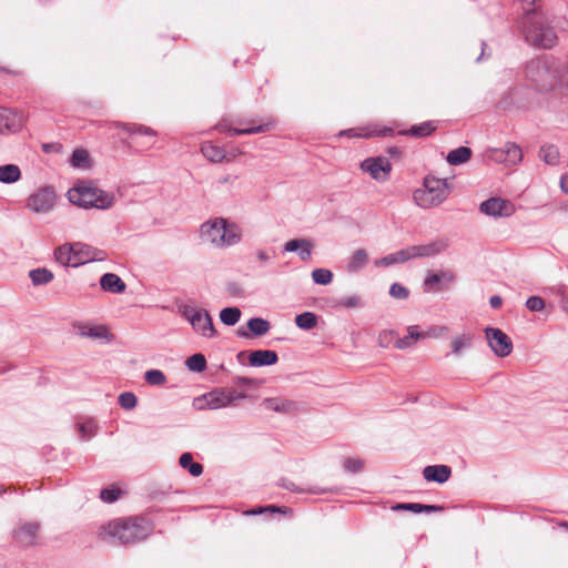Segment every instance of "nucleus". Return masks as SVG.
I'll list each match as a JSON object with an SVG mask.
<instances>
[{
    "label": "nucleus",
    "instance_id": "49",
    "mask_svg": "<svg viewBox=\"0 0 568 568\" xmlns=\"http://www.w3.org/2000/svg\"><path fill=\"white\" fill-rule=\"evenodd\" d=\"M280 486L285 488L286 490L293 491V493H314V494H322L326 490L323 489H315V488H298L293 481L288 479H282L280 483Z\"/></svg>",
    "mask_w": 568,
    "mask_h": 568
},
{
    "label": "nucleus",
    "instance_id": "58",
    "mask_svg": "<svg viewBox=\"0 0 568 568\" xmlns=\"http://www.w3.org/2000/svg\"><path fill=\"white\" fill-rule=\"evenodd\" d=\"M395 335L394 331H383L378 335V343L382 347H387L389 339Z\"/></svg>",
    "mask_w": 568,
    "mask_h": 568
},
{
    "label": "nucleus",
    "instance_id": "16",
    "mask_svg": "<svg viewBox=\"0 0 568 568\" xmlns=\"http://www.w3.org/2000/svg\"><path fill=\"white\" fill-rule=\"evenodd\" d=\"M39 531L38 523H23L13 530V538L21 547H30L37 544Z\"/></svg>",
    "mask_w": 568,
    "mask_h": 568
},
{
    "label": "nucleus",
    "instance_id": "53",
    "mask_svg": "<svg viewBox=\"0 0 568 568\" xmlns=\"http://www.w3.org/2000/svg\"><path fill=\"white\" fill-rule=\"evenodd\" d=\"M526 307L531 312H540L545 308V301L540 296H530L526 301Z\"/></svg>",
    "mask_w": 568,
    "mask_h": 568
},
{
    "label": "nucleus",
    "instance_id": "15",
    "mask_svg": "<svg viewBox=\"0 0 568 568\" xmlns=\"http://www.w3.org/2000/svg\"><path fill=\"white\" fill-rule=\"evenodd\" d=\"M106 257L108 254L104 251L93 247L89 244L75 242V258L73 263L74 267L87 264L89 262H101L106 260Z\"/></svg>",
    "mask_w": 568,
    "mask_h": 568
},
{
    "label": "nucleus",
    "instance_id": "3",
    "mask_svg": "<svg viewBox=\"0 0 568 568\" xmlns=\"http://www.w3.org/2000/svg\"><path fill=\"white\" fill-rule=\"evenodd\" d=\"M521 27L526 41L540 49H552L558 43V37L554 29L549 27L542 14L532 9H526Z\"/></svg>",
    "mask_w": 568,
    "mask_h": 568
},
{
    "label": "nucleus",
    "instance_id": "33",
    "mask_svg": "<svg viewBox=\"0 0 568 568\" xmlns=\"http://www.w3.org/2000/svg\"><path fill=\"white\" fill-rule=\"evenodd\" d=\"M29 277L34 286L45 285L54 278L53 273L47 267L31 270Z\"/></svg>",
    "mask_w": 568,
    "mask_h": 568
},
{
    "label": "nucleus",
    "instance_id": "8",
    "mask_svg": "<svg viewBox=\"0 0 568 568\" xmlns=\"http://www.w3.org/2000/svg\"><path fill=\"white\" fill-rule=\"evenodd\" d=\"M246 397L247 395L245 393L235 389L215 388L197 398L196 402L205 403L199 406L200 409H219L231 406L235 400Z\"/></svg>",
    "mask_w": 568,
    "mask_h": 568
},
{
    "label": "nucleus",
    "instance_id": "6",
    "mask_svg": "<svg viewBox=\"0 0 568 568\" xmlns=\"http://www.w3.org/2000/svg\"><path fill=\"white\" fill-rule=\"evenodd\" d=\"M450 185L447 179H439L434 175H426L423 186L415 190L413 199L422 209L439 206L450 194Z\"/></svg>",
    "mask_w": 568,
    "mask_h": 568
},
{
    "label": "nucleus",
    "instance_id": "51",
    "mask_svg": "<svg viewBox=\"0 0 568 568\" xmlns=\"http://www.w3.org/2000/svg\"><path fill=\"white\" fill-rule=\"evenodd\" d=\"M122 494V490L118 487H112V488H104L100 491V498L104 501V503H114L115 500H118V498L120 497V495Z\"/></svg>",
    "mask_w": 568,
    "mask_h": 568
},
{
    "label": "nucleus",
    "instance_id": "13",
    "mask_svg": "<svg viewBox=\"0 0 568 568\" xmlns=\"http://www.w3.org/2000/svg\"><path fill=\"white\" fill-rule=\"evenodd\" d=\"M448 329L445 326L432 328L428 332H422L418 325H410L407 327V335L397 338L395 347L398 349L410 348L418 339L426 338L429 336H439L446 333Z\"/></svg>",
    "mask_w": 568,
    "mask_h": 568
},
{
    "label": "nucleus",
    "instance_id": "22",
    "mask_svg": "<svg viewBox=\"0 0 568 568\" xmlns=\"http://www.w3.org/2000/svg\"><path fill=\"white\" fill-rule=\"evenodd\" d=\"M247 327H248L250 332L245 331L244 328H240L237 331V336L244 337V338H248V337H251V335L262 336L270 331L271 324L268 321H266L262 317H252L247 322Z\"/></svg>",
    "mask_w": 568,
    "mask_h": 568
},
{
    "label": "nucleus",
    "instance_id": "32",
    "mask_svg": "<svg viewBox=\"0 0 568 568\" xmlns=\"http://www.w3.org/2000/svg\"><path fill=\"white\" fill-rule=\"evenodd\" d=\"M471 156V150L467 146H459L448 152L446 161L450 165H460L466 163Z\"/></svg>",
    "mask_w": 568,
    "mask_h": 568
},
{
    "label": "nucleus",
    "instance_id": "27",
    "mask_svg": "<svg viewBox=\"0 0 568 568\" xmlns=\"http://www.w3.org/2000/svg\"><path fill=\"white\" fill-rule=\"evenodd\" d=\"M55 261L63 266H69L74 263L75 258V243L63 244L54 250Z\"/></svg>",
    "mask_w": 568,
    "mask_h": 568
},
{
    "label": "nucleus",
    "instance_id": "39",
    "mask_svg": "<svg viewBox=\"0 0 568 568\" xmlns=\"http://www.w3.org/2000/svg\"><path fill=\"white\" fill-rule=\"evenodd\" d=\"M119 128H121L123 131L128 132L129 134H140V135H145V136H156V131L153 130L150 126L144 125V124L122 123V124H119Z\"/></svg>",
    "mask_w": 568,
    "mask_h": 568
},
{
    "label": "nucleus",
    "instance_id": "29",
    "mask_svg": "<svg viewBox=\"0 0 568 568\" xmlns=\"http://www.w3.org/2000/svg\"><path fill=\"white\" fill-rule=\"evenodd\" d=\"M410 260L408 247L390 253L379 260L375 261L376 266L388 267L394 264L404 263Z\"/></svg>",
    "mask_w": 568,
    "mask_h": 568
},
{
    "label": "nucleus",
    "instance_id": "12",
    "mask_svg": "<svg viewBox=\"0 0 568 568\" xmlns=\"http://www.w3.org/2000/svg\"><path fill=\"white\" fill-rule=\"evenodd\" d=\"M487 158L496 163L516 165L523 160V151L516 143L507 142L501 148L488 150Z\"/></svg>",
    "mask_w": 568,
    "mask_h": 568
},
{
    "label": "nucleus",
    "instance_id": "30",
    "mask_svg": "<svg viewBox=\"0 0 568 568\" xmlns=\"http://www.w3.org/2000/svg\"><path fill=\"white\" fill-rule=\"evenodd\" d=\"M368 262V254L364 248H357L348 258L346 270L349 273L361 271Z\"/></svg>",
    "mask_w": 568,
    "mask_h": 568
},
{
    "label": "nucleus",
    "instance_id": "54",
    "mask_svg": "<svg viewBox=\"0 0 568 568\" xmlns=\"http://www.w3.org/2000/svg\"><path fill=\"white\" fill-rule=\"evenodd\" d=\"M344 467L349 473H358L363 468V462L358 458H346L344 460Z\"/></svg>",
    "mask_w": 568,
    "mask_h": 568
},
{
    "label": "nucleus",
    "instance_id": "9",
    "mask_svg": "<svg viewBox=\"0 0 568 568\" xmlns=\"http://www.w3.org/2000/svg\"><path fill=\"white\" fill-rule=\"evenodd\" d=\"M55 192L51 186H44L31 194L27 200V207L37 214H44L55 204Z\"/></svg>",
    "mask_w": 568,
    "mask_h": 568
},
{
    "label": "nucleus",
    "instance_id": "50",
    "mask_svg": "<svg viewBox=\"0 0 568 568\" xmlns=\"http://www.w3.org/2000/svg\"><path fill=\"white\" fill-rule=\"evenodd\" d=\"M389 295L396 300H407L409 290L399 283H393L389 287Z\"/></svg>",
    "mask_w": 568,
    "mask_h": 568
},
{
    "label": "nucleus",
    "instance_id": "60",
    "mask_svg": "<svg viewBox=\"0 0 568 568\" xmlns=\"http://www.w3.org/2000/svg\"><path fill=\"white\" fill-rule=\"evenodd\" d=\"M440 280L446 284H450L455 281V274L452 271H440Z\"/></svg>",
    "mask_w": 568,
    "mask_h": 568
},
{
    "label": "nucleus",
    "instance_id": "17",
    "mask_svg": "<svg viewBox=\"0 0 568 568\" xmlns=\"http://www.w3.org/2000/svg\"><path fill=\"white\" fill-rule=\"evenodd\" d=\"M448 246L447 240H436L424 245L408 246L410 260L417 257H433L444 252Z\"/></svg>",
    "mask_w": 568,
    "mask_h": 568
},
{
    "label": "nucleus",
    "instance_id": "35",
    "mask_svg": "<svg viewBox=\"0 0 568 568\" xmlns=\"http://www.w3.org/2000/svg\"><path fill=\"white\" fill-rule=\"evenodd\" d=\"M21 176V171L16 164H6L0 166V182L10 184L17 182Z\"/></svg>",
    "mask_w": 568,
    "mask_h": 568
},
{
    "label": "nucleus",
    "instance_id": "14",
    "mask_svg": "<svg viewBox=\"0 0 568 568\" xmlns=\"http://www.w3.org/2000/svg\"><path fill=\"white\" fill-rule=\"evenodd\" d=\"M479 211L493 217H508L515 213L514 204L501 197H490L479 205Z\"/></svg>",
    "mask_w": 568,
    "mask_h": 568
},
{
    "label": "nucleus",
    "instance_id": "47",
    "mask_svg": "<svg viewBox=\"0 0 568 568\" xmlns=\"http://www.w3.org/2000/svg\"><path fill=\"white\" fill-rule=\"evenodd\" d=\"M312 278L315 284L327 285L333 280V273L327 268H315L312 272Z\"/></svg>",
    "mask_w": 568,
    "mask_h": 568
},
{
    "label": "nucleus",
    "instance_id": "1",
    "mask_svg": "<svg viewBox=\"0 0 568 568\" xmlns=\"http://www.w3.org/2000/svg\"><path fill=\"white\" fill-rule=\"evenodd\" d=\"M151 532L152 525L144 518H116L103 524L98 537L112 545H130L145 539Z\"/></svg>",
    "mask_w": 568,
    "mask_h": 568
},
{
    "label": "nucleus",
    "instance_id": "18",
    "mask_svg": "<svg viewBox=\"0 0 568 568\" xmlns=\"http://www.w3.org/2000/svg\"><path fill=\"white\" fill-rule=\"evenodd\" d=\"M23 125V115L12 109L0 108V133L17 132Z\"/></svg>",
    "mask_w": 568,
    "mask_h": 568
},
{
    "label": "nucleus",
    "instance_id": "37",
    "mask_svg": "<svg viewBox=\"0 0 568 568\" xmlns=\"http://www.w3.org/2000/svg\"><path fill=\"white\" fill-rule=\"evenodd\" d=\"M539 158L549 165L559 163V150L554 144L542 145L539 150Z\"/></svg>",
    "mask_w": 568,
    "mask_h": 568
},
{
    "label": "nucleus",
    "instance_id": "62",
    "mask_svg": "<svg viewBox=\"0 0 568 568\" xmlns=\"http://www.w3.org/2000/svg\"><path fill=\"white\" fill-rule=\"evenodd\" d=\"M503 304V300L499 295H493L490 298H489V305L493 307V308H498L500 307Z\"/></svg>",
    "mask_w": 568,
    "mask_h": 568
},
{
    "label": "nucleus",
    "instance_id": "41",
    "mask_svg": "<svg viewBox=\"0 0 568 568\" xmlns=\"http://www.w3.org/2000/svg\"><path fill=\"white\" fill-rule=\"evenodd\" d=\"M81 335L97 339H109L110 336L104 325L83 326L81 328Z\"/></svg>",
    "mask_w": 568,
    "mask_h": 568
},
{
    "label": "nucleus",
    "instance_id": "59",
    "mask_svg": "<svg viewBox=\"0 0 568 568\" xmlns=\"http://www.w3.org/2000/svg\"><path fill=\"white\" fill-rule=\"evenodd\" d=\"M444 509H445L444 506H439V505L420 504V513H442Z\"/></svg>",
    "mask_w": 568,
    "mask_h": 568
},
{
    "label": "nucleus",
    "instance_id": "52",
    "mask_svg": "<svg viewBox=\"0 0 568 568\" xmlns=\"http://www.w3.org/2000/svg\"><path fill=\"white\" fill-rule=\"evenodd\" d=\"M79 432L82 438L89 439L95 435L97 425L93 420H87L82 424H79Z\"/></svg>",
    "mask_w": 568,
    "mask_h": 568
},
{
    "label": "nucleus",
    "instance_id": "55",
    "mask_svg": "<svg viewBox=\"0 0 568 568\" xmlns=\"http://www.w3.org/2000/svg\"><path fill=\"white\" fill-rule=\"evenodd\" d=\"M394 510H406L412 511L414 514H420V504L419 503H403L397 504L393 507Z\"/></svg>",
    "mask_w": 568,
    "mask_h": 568
},
{
    "label": "nucleus",
    "instance_id": "42",
    "mask_svg": "<svg viewBox=\"0 0 568 568\" xmlns=\"http://www.w3.org/2000/svg\"><path fill=\"white\" fill-rule=\"evenodd\" d=\"M241 310L236 306L225 307L220 312V320L224 325L233 326L241 318Z\"/></svg>",
    "mask_w": 568,
    "mask_h": 568
},
{
    "label": "nucleus",
    "instance_id": "46",
    "mask_svg": "<svg viewBox=\"0 0 568 568\" xmlns=\"http://www.w3.org/2000/svg\"><path fill=\"white\" fill-rule=\"evenodd\" d=\"M144 379L151 386H161L166 382V376L160 369H149L144 374Z\"/></svg>",
    "mask_w": 568,
    "mask_h": 568
},
{
    "label": "nucleus",
    "instance_id": "45",
    "mask_svg": "<svg viewBox=\"0 0 568 568\" xmlns=\"http://www.w3.org/2000/svg\"><path fill=\"white\" fill-rule=\"evenodd\" d=\"M186 367L196 373H201L206 368V359L204 355L197 353L193 354L186 359Z\"/></svg>",
    "mask_w": 568,
    "mask_h": 568
},
{
    "label": "nucleus",
    "instance_id": "11",
    "mask_svg": "<svg viewBox=\"0 0 568 568\" xmlns=\"http://www.w3.org/2000/svg\"><path fill=\"white\" fill-rule=\"evenodd\" d=\"M485 336L493 353L498 357H506L513 352L510 337L500 328L486 327Z\"/></svg>",
    "mask_w": 568,
    "mask_h": 568
},
{
    "label": "nucleus",
    "instance_id": "40",
    "mask_svg": "<svg viewBox=\"0 0 568 568\" xmlns=\"http://www.w3.org/2000/svg\"><path fill=\"white\" fill-rule=\"evenodd\" d=\"M317 315L313 312H304L295 316V324L298 328L310 331L317 325Z\"/></svg>",
    "mask_w": 568,
    "mask_h": 568
},
{
    "label": "nucleus",
    "instance_id": "25",
    "mask_svg": "<svg viewBox=\"0 0 568 568\" xmlns=\"http://www.w3.org/2000/svg\"><path fill=\"white\" fill-rule=\"evenodd\" d=\"M278 356L276 352L270 349H258L250 354L248 362L253 367L270 366L276 364Z\"/></svg>",
    "mask_w": 568,
    "mask_h": 568
},
{
    "label": "nucleus",
    "instance_id": "38",
    "mask_svg": "<svg viewBox=\"0 0 568 568\" xmlns=\"http://www.w3.org/2000/svg\"><path fill=\"white\" fill-rule=\"evenodd\" d=\"M334 306L345 310L359 308L364 306V302L359 295L352 294L336 300Z\"/></svg>",
    "mask_w": 568,
    "mask_h": 568
},
{
    "label": "nucleus",
    "instance_id": "36",
    "mask_svg": "<svg viewBox=\"0 0 568 568\" xmlns=\"http://www.w3.org/2000/svg\"><path fill=\"white\" fill-rule=\"evenodd\" d=\"M179 464L182 468L187 469L189 473L194 477H197L203 473V466L200 463L193 462V456L191 453H183L180 456Z\"/></svg>",
    "mask_w": 568,
    "mask_h": 568
},
{
    "label": "nucleus",
    "instance_id": "4",
    "mask_svg": "<svg viewBox=\"0 0 568 568\" xmlns=\"http://www.w3.org/2000/svg\"><path fill=\"white\" fill-rule=\"evenodd\" d=\"M202 241L215 247H229L241 242L242 231L234 222L224 217H215L204 222L200 227Z\"/></svg>",
    "mask_w": 568,
    "mask_h": 568
},
{
    "label": "nucleus",
    "instance_id": "26",
    "mask_svg": "<svg viewBox=\"0 0 568 568\" xmlns=\"http://www.w3.org/2000/svg\"><path fill=\"white\" fill-rule=\"evenodd\" d=\"M263 405L276 413H293L296 410V404L290 399L271 397L263 400Z\"/></svg>",
    "mask_w": 568,
    "mask_h": 568
},
{
    "label": "nucleus",
    "instance_id": "34",
    "mask_svg": "<svg viewBox=\"0 0 568 568\" xmlns=\"http://www.w3.org/2000/svg\"><path fill=\"white\" fill-rule=\"evenodd\" d=\"M526 90L524 85L515 87L506 97L500 101V104L504 109H507L511 105H516L518 108L525 106L526 103L521 100V93Z\"/></svg>",
    "mask_w": 568,
    "mask_h": 568
},
{
    "label": "nucleus",
    "instance_id": "43",
    "mask_svg": "<svg viewBox=\"0 0 568 568\" xmlns=\"http://www.w3.org/2000/svg\"><path fill=\"white\" fill-rule=\"evenodd\" d=\"M70 164L77 169H88L90 166L89 152L84 149H77L73 151Z\"/></svg>",
    "mask_w": 568,
    "mask_h": 568
},
{
    "label": "nucleus",
    "instance_id": "19",
    "mask_svg": "<svg viewBox=\"0 0 568 568\" xmlns=\"http://www.w3.org/2000/svg\"><path fill=\"white\" fill-rule=\"evenodd\" d=\"M313 243L307 239H294L284 244V252L297 253L304 262L311 260Z\"/></svg>",
    "mask_w": 568,
    "mask_h": 568
},
{
    "label": "nucleus",
    "instance_id": "64",
    "mask_svg": "<svg viewBox=\"0 0 568 568\" xmlns=\"http://www.w3.org/2000/svg\"><path fill=\"white\" fill-rule=\"evenodd\" d=\"M561 308L568 315V296L561 300Z\"/></svg>",
    "mask_w": 568,
    "mask_h": 568
},
{
    "label": "nucleus",
    "instance_id": "61",
    "mask_svg": "<svg viewBox=\"0 0 568 568\" xmlns=\"http://www.w3.org/2000/svg\"><path fill=\"white\" fill-rule=\"evenodd\" d=\"M559 186L565 194H568V173L560 176Z\"/></svg>",
    "mask_w": 568,
    "mask_h": 568
},
{
    "label": "nucleus",
    "instance_id": "23",
    "mask_svg": "<svg viewBox=\"0 0 568 568\" xmlns=\"http://www.w3.org/2000/svg\"><path fill=\"white\" fill-rule=\"evenodd\" d=\"M394 134V131L389 126H383V128H366L362 129L361 132H358L356 129H348L341 131L339 135H346L349 138H372V136H390Z\"/></svg>",
    "mask_w": 568,
    "mask_h": 568
},
{
    "label": "nucleus",
    "instance_id": "2",
    "mask_svg": "<svg viewBox=\"0 0 568 568\" xmlns=\"http://www.w3.org/2000/svg\"><path fill=\"white\" fill-rule=\"evenodd\" d=\"M525 79L535 92L552 91L561 81V62L552 55H544L526 63Z\"/></svg>",
    "mask_w": 568,
    "mask_h": 568
},
{
    "label": "nucleus",
    "instance_id": "31",
    "mask_svg": "<svg viewBox=\"0 0 568 568\" xmlns=\"http://www.w3.org/2000/svg\"><path fill=\"white\" fill-rule=\"evenodd\" d=\"M202 154L213 163L222 162L225 156V150L221 146H217L211 142H204L201 146Z\"/></svg>",
    "mask_w": 568,
    "mask_h": 568
},
{
    "label": "nucleus",
    "instance_id": "57",
    "mask_svg": "<svg viewBox=\"0 0 568 568\" xmlns=\"http://www.w3.org/2000/svg\"><path fill=\"white\" fill-rule=\"evenodd\" d=\"M288 510H290L288 508H281V507H276V506H268V507H265V508L252 509L251 511H248V514H251V515H258V514H262L264 511L287 513Z\"/></svg>",
    "mask_w": 568,
    "mask_h": 568
},
{
    "label": "nucleus",
    "instance_id": "10",
    "mask_svg": "<svg viewBox=\"0 0 568 568\" xmlns=\"http://www.w3.org/2000/svg\"><path fill=\"white\" fill-rule=\"evenodd\" d=\"M359 168L378 182L386 181L393 169L390 161L385 156L367 158L361 162Z\"/></svg>",
    "mask_w": 568,
    "mask_h": 568
},
{
    "label": "nucleus",
    "instance_id": "5",
    "mask_svg": "<svg viewBox=\"0 0 568 568\" xmlns=\"http://www.w3.org/2000/svg\"><path fill=\"white\" fill-rule=\"evenodd\" d=\"M69 201L83 209L108 210L114 205L115 196L91 183H82L68 191Z\"/></svg>",
    "mask_w": 568,
    "mask_h": 568
},
{
    "label": "nucleus",
    "instance_id": "21",
    "mask_svg": "<svg viewBox=\"0 0 568 568\" xmlns=\"http://www.w3.org/2000/svg\"><path fill=\"white\" fill-rule=\"evenodd\" d=\"M450 476L452 468L447 465H429L423 469V477L426 481L444 484L450 478Z\"/></svg>",
    "mask_w": 568,
    "mask_h": 568
},
{
    "label": "nucleus",
    "instance_id": "7",
    "mask_svg": "<svg viewBox=\"0 0 568 568\" xmlns=\"http://www.w3.org/2000/svg\"><path fill=\"white\" fill-rule=\"evenodd\" d=\"M179 312L197 334L209 338L216 335L213 320L206 310L183 304L179 306Z\"/></svg>",
    "mask_w": 568,
    "mask_h": 568
},
{
    "label": "nucleus",
    "instance_id": "24",
    "mask_svg": "<svg viewBox=\"0 0 568 568\" xmlns=\"http://www.w3.org/2000/svg\"><path fill=\"white\" fill-rule=\"evenodd\" d=\"M100 286L104 292L121 294L125 291L126 284L115 273H105L100 278Z\"/></svg>",
    "mask_w": 568,
    "mask_h": 568
},
{
    "label": "nucleus",
    "instance_id": "48",
    "mask_svg": "<svg viewBox=\"0 0 568 568\" xmlns=\"http://www.w3.org/2000/svg\"><path fill=\"white\" fill-rule=\"evenodd\" d=\"M119 404L123 409H133L138 404V398L132 392H124L119 396Z\"/></svg>",
    "mask_w": 568,
    "mask_h": 568
},
{
    "label": "nucleus",
    "instance_id": "44",
    "mask_svg": "<svg viewBox=\"0 0 568 568\" xmlns=\"http://www.w3.org/2000/svg\"><path fill=\"white\" fill-rule=\"evenodd\" d=\"M473 337L469 334H463L456 336L452 341V353L454 355H459L463 349L469 348L471 346Z\"/></svg>",
    "mask_w": 568,
    "mask_h": 568
},
{
    "label": "nucleus",
    "instance_id": "20",
    "mask_svg": "<svg viewBox=\"0 0 568 568\" xmlns=\"http://www.w3.org/2000/svg\"><path fill=\"white\" fill-rule=\"evenodd\" d=\"M272 128H274V121H267V122H265L263 124H258V125H254V126H248V128H244V129H237V128L227 126L226 124H223V123H219L216 125V129L219 131L226 132L230 136H234V135H248V134H256V133L267 132Z\"/></svg>",
    "mask_w": 568,
    "mask_h": 568
},
{
    "label": "nucleus",
    "instance_id": "63",
    "mask_svg": "<svg viewBox=\"0 0 568 568\" xmlns=\"http://www.w3.org/2000/svg\"><path fill=\"white\" fill-rule=\"evenodd\" d=\"M540 0H521L524 4V10L526 9H532L535 8V4L539 2Z\"/></svg>",
    "mask_w": 568,
    "mask_h": 568
},
{
    "label": "nucleus",
    "instance_id": "28",
    "mask_svg": "<svg viewBox=\"0 0 568 568\" xmlns=\"http://www.w3.org/2000/svg\"><path fill=\"white\" fill-rule=\"evenodd\" d=\"M436 130L434 121H425L419 124L412 125L408 130H402L398 133L402 135H412L415 138H425L430 135Z\"/></svg>",
    "mask_w": 568,
    "mask_h": 568
},
{
    "label": "nucleus",
    "instance_id": "56",
    "mask_svg": "<svg viewBox=\"0 0 568 568\" xmlns=\"http://www.w3.org/2000/svg\"><path fill=\"white\" fill-rule=\"evenodd\" d=\"M440 282H442V280H440L439 272L430 273L426 276V278L424 281V288H425V291H430V290H433L434 285H436Z\"/></svg>",
    "mask_w": 568,
    "mask_h": 568
}]
</instances>
